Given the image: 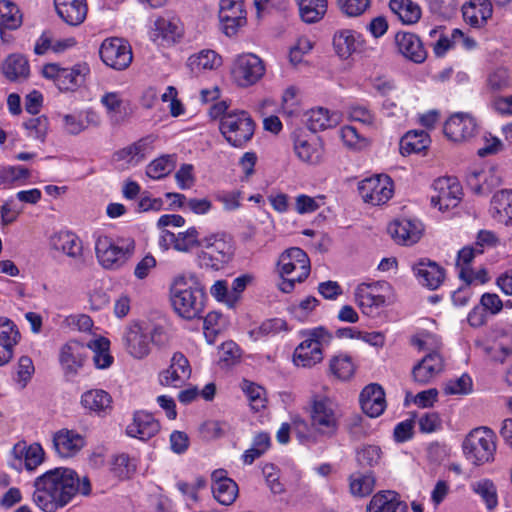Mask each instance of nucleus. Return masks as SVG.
I'll use <instances>...</instances> for the list:
<instances>
[{"instance_id":"1","label":"nucleus","mask_w":512,"mask_h":512,"mask_svg":"<svg viewBox=\"0 0 512 512\" xmlns=\"http://www.w3.org/2000/svg\"><path fill=\"white\" fill-rule=\"evenodd\" d=\"M33 502L44 512H56L68 505L77 495L88 496L91 483L87 476L67 467L46 471L34 481Z\"/></svg>"},{"instance_id":"2","label":"nucleus","mask_w":512,"mask_h":512,"mask_svg":"<svg viewBox=\"0 0 512 512\" xmlns=\"http://www.w3.org/2000/svg\"><path fill=\"white\" fill-rule=\"evenodd\" d=\"M205 292L193 274L177 276L171 287V302L175 311L185 319L200 316L204 308Z\"/></svg>"},{"instance_id":"3","label":"nucleus","mask_w":512,"mask_h":512,"mask_svg":"<svg viewBox=\"0 0 512 512\" xmlns=\"http://www.w3.org/2000/svg\"><path fill=\"white\" fill-rule=\"evenodd\" d=\"M302 342L293 352V364L301 368H311L323 360V348L332 340V334L324 327L300 331Z\"/></svg>"},{"instance_id":"4","label":"nucleus","mask_w":512,"mask_h":512,"mask_svg":"<svg viewBox=\"0 0 512 512\" xmlns=\"http://www.w3.org/2000/svg\"><path fill=\"white\" fill-rule=\"evenodd\" d=\"M135 241L131 237L99 236L95 242V252L99 264L108 270H118L133 256Z\"/></svg>"},{"instance_id":"5","label":"nucleus","mask_w":512,"mask_h":512,"mask_svg":"<svg viewBox=\"0 0 512 512\" xmlns=\"http://www.w3.org/2000/svg\"><path fill=\"white\" fill-rule=\"evenodd\" d=\"M340 414L336 402L321 394H315L310 401V422L314 432L324 437L334 436L339 428Z\"/></svg>"},{"instance_id":"6","label":"nucleus","mask_w":512,"mask_h":512,"mask_svg":"<svg viewBox=\"0 0 512 512\" xmlns=\"http://www.w3.org/2000/svg\"><path fill=\"white\" fill-rule=\"evenodd\" d=\"M497 436L488 427H478L465 437L462 448L467 460L474 465H483L494 460Z\"/></svg>"},{"instance_id":"7","label":"nucleus","mask_w":512,"mask_h":512,"mask_svg":"<svg viewBox=\"0 0 512 512\" xmlns=\"http://www.w3.org/2000/svg\"><path fill=\"white\" fill-rule=\"evenodd\" d=\"M256 124L245 110H232L221 118L219 130L225 140L233 147L245 146L255 133Z\"/></svg>"},{"instance_id":"8","label":"nucleus","mask_w":512,"mask_h":512,"mask_svg":"<svg viewBox=\"0 0 512 512\" xmlns=\"http://www.w3.org/2000/svg\"><path fill=\"white\" fill-rule=\"evenodd\" d=\"M163 333L161 327L143 326L138 322L129 324L122 336V342L126 352L134 359H144L151 352V345L157 337Z\"/></svg>"},{"instance_id":"9","label":"nucleus","mask_w":512,"mask_h":512,"mask_svg":"<svg viewBox=\"0 0 512 512\" xmlns=\"http://www.w3.org/2000/svg\"><path fill=\"white\" fill-rule=\"evenodd\" d=\"M89 74V65L84 62L77 63L72 67H61L56 63L43 67V76L53 80L60 91H75L84 84Z\"/></svg>"},{"instance_id":"10","label":"nucleus","mask_w":512,"mask_h":512,"mask_svg":"<svg viewBox=\"0 0 512 512\" xmlns=\"http://www.w3.org/2000/svg\"><path fill=\"white\" fill-rule=\"evenodd\" d=\"M391 292V286L385 281L360 283L354 291V299L365 315H373L386 305Z\"/></svg>"},{"instance_id":"11","label":"nucleus","mask_w":512,"mask_h":512,"mask_svg":"<svg viewBox=\"0 0 512 512\" xmlns=\"http://www.w3.org/2000/svg\"><path fill=\"white\" fill-rule=\"evenodd\" d=\"M263 60L253 53L238 55L231 68V76L235 84L247 88L259 82L265 74Z\"/></svg>"},{"instance_id":"12","label":"nucleus","mask_w":512,"mask_h":512,"mask_svg":"<svg viewBox=\"0 0 512 512\" xmlns=\"http://www.w3.org/2000/svg\"><path fill=\"white\" fill-rule=\"evenodd\" d=\"M205 250L200 254L203 266L214 270L221 269L233 255L232 245L224 234H212L202 239Z\"/></svg>"},{"instance_id":"13","label":"nucleus","mask_w":512,"mask_h":512,"mask_svg":"<svg viewBox=\"0 0 512 512\" xmlns=\"http://www.w3.org/2000/svg\"><path fill=\"white\" fill-rule=\"evenodd\" d=\"M155 142V136H145L117 150L112 156V161L122 170L134 168L143 163L154 152Z\"/></svg>"},{"instance_id":"14","label":"nucleus","mask_w":512,"mask_h":512,"mask_svg":"<svg viewBox=\"0 0 512 512\" xmlns=\"http://www.w3.org/2000/svg\"><path fill=\"white\" fill-rule=\"evenodd\" d=\"M358 191L365 203L381 205L392 197L394 185L388 175L380 174L360 181Z\"/></svg>"},{"instance_id":"15","label":"nucleus","mask_w":512,"mask_h":512,"mask_svg":"<svg viewBox=\"0 0 512 512\" xmlns=\"http://www.w3.org/2000/svg\"><path fill=\"white\" fill-rule=\"evenodd\" d=\"M281 277H292L298 282L304 281L310 274V260L307 254L298 247L285 250L277 262Z\"/></svg>"},{"instance_id":"16","label":"nucleus","mask_w":512,"mask_h":512,"mask_svg":"<svg viewBox=\"0 0 512 512\" xmlns=\"http://www.w3.org/2000/svg\"><path fill=\"white\" fill-rule=\"evenodd\" d=\"M103 63L118 71L125 70L133 60V54L128 42L121 38L105 39L99 49Z\"/></svg>"},{"instance_id":"17","label":"nucleus","mask_w":512,"mask_h":512,"mask_svg":"<svg viewBox=\"0 0 512 512\" xmlns=\"http://www.w3.org/2000/svg\"><path fill=\"white\" fill-rule=\"evenodd\" d=\"M431 204L440 211L456 207L462 197L459 181L453 177H441L433 182Z\"/></svg>"},{"instance_id":"18","label":"nucleus","mask_w":512,"mask_h":512,"mask_svg":"<svg viewBox=\"0 0 512 512\" xmlns=\"http://www.w3.org/2000/svg\"><path fill=\"white\" fill-rule=\"evenodd\" d=\"M244 0H220L219 21L222 31L229 37L236 35L247 23Z\"/></svg>"},{"instance_id":"19","label":"nucleus","mask_w":512,"mask_h":512,"mask_svg":"<svg viewBox=\"0 0 512 512\" xmlns=\"http://www.w3.org/2000/svg\"><path fill=\"white\" fill-rule=\"evenodd\" d=\"M191 372L188 359L176 352L171 357L170 365L158 374V382L163 387L180 388L190 378Z\"/></svg>"},{"instance_id":"20","label":"nucleus","mask_w":512,"mask_h":512,"mask_svg":"<svg viewBox=\"0 0 512 512\" xmlns=\"http://www.w3.org/2000/svg\"><path fill=\"white\" fill-rule=\"evenodd\" d=\"M478 131L476 119L469 113L458 112L450 116L444 125L445 135L454 142L471 139Z\"/></svg>"},{"instance_id":"21","label":"nucleus","mask_w":512,"mask_h":512,"mask_svg":"<svg viewBox=\"0 0 512 512\" xmlns=\"http://www.w3.org/2000/svg\"><path fill=\"white\" fill-rule=\"evenodd\" d=\"M183 25L179 18L162 16L155 20L151 30V39L161 46H171L182 38Z\"/></svg>"},{"instance_id":"22","label":"nucleus","mask_w":512,"mask_h":512,"mask_svg":"<svg viewBox=\"0 0 512 512\" xmlns=\"http://www.w3.org/2000/svg\"><path fill=\"white\" fill-rule=\"evenodd\" d=\"M85 445V437L72 429L62 428L53 435V447L60 458L76 456Z\"/></svg>"},{"instance_id":"23","label":"nucleus","mask_w":512,"mask_h":512,"mask_svg":"<svg viewBox=\"0 0 512 512\" xmlns=\"http://www.w3.org/2000/svg\"><path fill=\"white\" fill-rule=\"evenodd\" d=\"M387 231L397 244L410 246L420 240L423 225L418 220L402 218L392 221Z\"/></svg>"},{"instance_id":"24","label":"nucleus","mask_w":512,"mask_h":512,"mask_svg":"<svg viewBox=\"0 0 512 512\" xmlns=\"http://www.w3.org/2000/svg\"><path fill=\"white\" fill-rule=\"evenodd\" d=\"M87 356V346L70 340L60 348L59 362L67 376H75L82 368Z\"/></svg>"},{"instance_id":"25","label":"nucleus","mask_w":512,"mask_h":512,"mask_svg":"<svg viewBox=\"0 0 512 512\" xmlns=\"http://www.w3.org/2000/svg\"><path fill=\"white\" fill-rule=\"evenodd\" d=\"M444 367L443 356L436 351L429 352L413 367V380L419 384H428L444 371Z\"/></svg>"},{"instance_id":"26","label":"nucleus","mask_w":512,"mask_h":512,"mask_svg":"<svg viewBox=\"0 0 512 512\" xmlns=\"http://www.w3.org/2000/svg\"><path fill=\"white\" fill-rule=\"evenodd\" d=\"M20 337V332L15 323L7 317L0 316V366H4L11 361L14 348Z\"/></svg>"},{"instance_id":"27","label":"nucleus","mask_w":512,"mask_h":512,"mask_svg":"<svg viewBox=\"0 0 512 512\" xmlns=\"http://www.w3.org/2000/svg\"><path fill=\"white\" fill-rule=\"evenodd\" d=\"M362 411L371 418L379 417L386 409L385 392L375 383L364 387L359 396Z\"/></svg>"},{"instance_id":"28","label":"nucleus","mask_w":512,"mask_h":512,"mask_svg":"<svg viewBox=\"0 0 512 512\" xmlns=\"http://www.w3.org/2000/svg\"><path fill=\"white\" fill-rule=\"evenodd\" d=\"M294 151L297 157L307 164H319L324 157V147L317 136H298L294 141Z\"/></svg>"},{"instance_id":"29","label":"nucleus","mask_w":512,"mask_h":512,"mask_svg":"<svg viewBox=\"0 0 512 512\" xmlns=\"http://www.w3.org/2000/svg\"><path fill=\"white\" fill-rule=\"evenodd\" d=\"M418 282L431 290L439 288L444 281L445 273L442 267L429 259H421L412 266Z\"/></svg>"},{"instance_id":"30","label":"nucleus","mask_w":512,"mask_h":512,"mask_svg":"<svg viewBox=\"0 0 512 512\" xmlns=\"http://www.w3.org/2000/svg\"><path fill=\"white\" fill-rule=\"evenodd\" d=\"M160 430L159 422L150 413L138 411L134 414L132 422L127 425V435L142 441L154 437Z\"/></svg>"},{"instance_id":"31","label":"nucleus","mask_w":512,"mask_h":512,"mask_svg":"<svg viewBox=\"0 0 512 512\" xmlns=\"http://www.w3.org/2000/svg\"><path fill=\"white\" fill-rule=\"evenodd\" d=\"M470 188L480 195L488 194L502 183V174L496 167L471 172L467 177Z\"/></svg>"},{"instance_id":"32","label":"nucleus","mask_w":512,"mask_h":512,"mask_svg":"<svg viewBox=\"0 0 512 512\" xmlns=\"http://www.w3.org/2000/svg\"><path fill=\"white\" fill-rule=\"evenodd\" d=\"M395 42L399 53L414 63H422L427 57V52L421 39L411 32H398Z\"/></svg>"},{"instance_id":"33","label":"nucleus","mask_w":512,"mask_h":512,"mask_svg":"<svg viewBox=\"0 0 512 512\" xmlns=\"http://www.w3.org/2000/svg\"><path fill=\"white\" fill-rule=\"evenodd\" d=\"M54 4L57 15L70 26H78L86 19V0H54Z\"/></svg>"},{"instance_id":"34","label":"nucleus","mask_w":512,"mask_h":512,"mask_svg":"<svg viewBox=\"0 0 512 512\" xmlns=\"http://www.w3.org/2000/svg\"><path fill=\"white\" fill-rule=\"evenodd\" d=\"M489 213L497 223L512 226V189H502L494 193Z\"/></svg>"},{"instance_id":"35","label":"nucleus","mask_w":512,"mask_h":512,"mask_svg":"<svg viewBox=\"0 0 512 512\" xmlns=\"http://www.w3.org/2000/svg\"><path fill=\"white\" fill-rule=\"evenodd\" d=\"M361 35L351 29L337 30L332 39L333 49L336 55L343 59H349L362 45Z\"/></svg>"},{"instance_id":"36","label":"nucleus","mask_w":512,"mask_h":512,"mask_svg":"<svg viewBox=\"0 0 512 512\" xmlns=\"http://www.w3.org/2000/svg\"><path fill=\"white\" fill-rule=\"evenodd\" d=\"M367 512H407V505L391 490L376 493L366 507Z\"/></svg>"},{"instance_id":"37","label":"nucleus","mask_w":512,"mask_h":512,"mask_svg":"<svg viewBox=\"0 0 512 512\" xmlns=\"http://www.w3.org/2000/svg\"><path fill=\"white\" fill-rule=\"evenodd\" d=\"M464 20L472 27H482L491 18L493 6L490 0H471L462 8Z\"/></svg>"},{"instance_id":"38","label":"nucleus","mask_w":512,"mask_h":512,"mask_svg":"<svg viewBox=\"0 0 512 512\" xmlns=\"http://www.w3.org/2000/svg\"><path fill=\"white\" fill-rule=\"evenodd\" d=\"M50 243L53 249L62 252L73 259H80L83 254L82 241L77 235L69 231L55 233Z\"/></svg>"},{"instance_id":"39","label":"nucleus","mask_w":512,"mask_h":512,"mask_svg":"<svg viewBox=\"0 0 512 512\" xmlns=\"http://www.w3.org/2000/svg\"><path fill=\"white\" fill-rule=\"evenodd\" d=\"M12 454L19 460V465L23 462L29 471L37 468L44 460V450L37 443L27 445L26 442H18L14 445Z\"/></svg>"},{"instance_id":"40","label":"nucleus","mask_w":512,"mask_h":512,"mask_svg":"<svg viewBox=\"0 0 512 512\" xmlns=\"http://www.w3.org/2000/svg\"><path fill=\"white\" fill-rule=\"evenodd\" d=\"M81 404L85 409L98 415H106L112 410V398L102 389H92L83 393Z\"/></svg>"},{"instance_id":"41","label":"nucleus","mask_w":512,"mask_h":512,"mask_svg":"<svg viewBox=\"0 0 512 512\" xmlns=\"http://www.w3.org/2000/svg\"><path fill=\"white\" fill-rule=\"evenodd\" d=\"M222 64V58L214 50L204 49L188 58L187 66L193 74L215 70Z\"/></svg>"},{"instance_id":"42","label":"nucleus","mask_w":512,"mask_h":512,"mask_svg":"<svg viewBox=\"0 0 512 512\" xmlns=\"http://www.w3.org/2000/svg\"><path fill=\"white\" fill-rule=\"evenodd\" d=\"M306 116L307 127L313 132L335 127L340 121V116L336 112H330L323 107L312 108Z\"/></svg>"},{"instance_id":"43","label":"nucleus","mask_w":512,"mask_h":512,"mask_svg":"<svg viewBox=\"0 0 512 512\" xmlns=\"http://www.w3.org/2000/svg\"><path fill=\"white\" fill-rule=\"evenodd\" d=\"M295 2L301 20L308 24L322 20L328 8V0H295Z\"/></svg>"},{"instance_id":"44","label":"nucleus","mask_w":512,"mask_h":512,"mask_svg":"<svg viewBox=\"0 0 512 512\" xmlns=\"http://www.w3.org/2000/svg\"><path fill=\"white\" fill-rule=\"evenodd\" d=\"M389 7L406 25L417 23L422 15L420 6L412 0H390Z\"/></svg>"},{"instance_id":"45","label":"nucleus","mask_w":512,"mask_h":512,"mask_svg":"<svg viewBox=\"0 0 512 512\" xmlns=\"http://www.w3.org/2000/svg\"><path fill=\"white\" fill-rule=\"evenodd\" d=\"M87 348L93 352V362L98 369L109 368L114 361L110 354V341L105 337H98L88 342Z\"/></svg>"},{"instance_id":"46","label":"nucleus","mask_w":512,"mask_h":512,"mask_svg":"<svg viewBox=\"0 0 512 512\" xmlns=\"http://www.w3.org/2000/svg\"><path fill=\"white\" fill-rule=\"evenodd\" d=\"M329 370L337 379L347 381L355 374L356 364L349 354L339 353L329 360Z\"/></svg>"},{"instance_id":"47","label":"nucleus","mask_w":512,"mask_h":512,"mask_svg":"<svg viewBox=\"0 0 512 512\" xmlns=\"http://www.w3.org/2000/svg\"><path fill=\"white\" fill-rule=\"evenodd\" d=\"M22 24V13L11 1H0V30H15Z\"/></svg>"},{"instance_id":"48","label":"nucleus","mask_w":512,"mask_h":512,"mask_svg":"<svg viewBox=\"0 0 512 512\" xmlns=\"http://www.w3.org/2000/svg\"><path fill=\"white\" fill-rule=\"evenodd\" d=\"M2 70L4 75L10 80L25 78L29 74L28 61L22 55H10L3 63Z\"/></svg>"},{"instance_id":"49","label":"nucleus","mask_w":512,"mask_h":512,"mask_svg":"<svg viewBox=\"0 0 512 512\" xmlns=\"http://www.w3.org/2000/svg\"><path fill=\"white\" fill-rule=\"evenodd\" d=\"M176 166L174 155H163L154 159L146 167V175L153 179L158 180L170 174Z\"/></svg>"},{"instance_id":"50","label":"nucleus","mask_w":512,"mask_h":512,"mask_svg":"<svg viewBox=\"0 0 512 512\" xmlns=\"http://www.w3.org/2000/svg\"><path fill=\"white\" fill-rule=\"evenodd\" d=\"M349 487L353 496H368L374 490L375 477L372 473H354L349 478Z\"/></svg>"},{"instance_id":"51","label":"nucleus","mask_w":512,"mask_h":512,"mask_svg":"<svg viewBox=\"0 0 512 512\" xmlns=\"http://www.w3.org/2000/svg\"><path fill=\"white\" fill-rule=\"evenodd\" d=\"M430 143L429 135L425 131H409L401 141L403 153H420Z\"/></svg>"},{"instance_id":"52","label":"nucleus","mask_w":512,"mask_h":512,"mask_svg":"<svg viewBox=\"0 0 512 512\" xmlns=\"http://www.w3.org/2000/svg\"><path fill=\"white\" fill-rule=\"evenodd\" d=\"M29 177V169L20 165L4 166L0 168V184L3 186L25 184Z\"/></svg>"},{"instance_id":"53","label":"nucleus","mask_w":512,"mask_h":512,"mask_svg":"<svg viewBox=\"0 0 512 512\" xmlns=\"http://www.w3.org/2000/svg\"><path fill=\"white\" fill-rule=\"evenodd\" d=\"M202 239L196 227H189L187 230L176 234V251L189 253L201 247Z\"/></svg>"},{"instance_id":"54","label":"nucleus","mask_w":512,"mask_h":512,"mask_svg":"<svg viewBox=\"0 0 512 512\" xmlns=\"http://www.w3.org/2000/svg\"><path fill=\"white\" fill-rule=\"evenodd\" d=\"M242 390L246 394L250 406L253 410L261 411L266 407V391L263 387L253 382L244 380L242 382Z\"/></svg>"},{"instance_id":"55","label":"nucleus","mask_w":512,"mask_h":512,"mask_svg":"<svg viewBox=\"0 0 512 512\" xmlns=\"http://www.w3.org/2000/svg\"><path fill=\"white\" fill-rule=\"evenodd\" d=\"M287 324L283 319L273 318L262 322L258 327L249 331V336L254 341L260 340L263 337L274 335L280 331L286 330Z\"/></svg>"},{"instance_id":"56","label":"nucleus","mask_w":512,"mask_h":512,"mask_svg":"<svg viewBox=\"0 0 512 512\" xmlns=\"http://www.w3.org/2000/svg\"><path fill=\"white\" fill-rule=\"evenodd\" d=\"M473 491L485 502L489 510H493L498 504L496 487L492 481L482 479L472 484Z\"/></svg>"},{"instance_id":"57","label":"nucleus","mask_w":512,"mask_h":512,"mask_svg":"<svg viewBox=\"0 0 512 512\" xmlns=\"http://www.w3.org/2000/svg\"><path fill=\"white\" fill-rule=\"evenodd\" d=\"M214 498L222 505H231L238 496V485L232 481H224L222 484L212 485Z\"/></svg>"},{"instance_id":"58","label":"nucleus","mask_w":512,"mask_h":512,"mask_svg":"<svg viewBox=\"0 0 512 512\" xmlns=\"http://www.w3.org/2000/svg\"><path fill=\"white\" fill-rule=\"evenodd\" d=\"M28 136L43 142L49 129V121L45 116L33 117L25 122Z\"/></svg>"},{"instance_id":"59","label":"nucleus","mask_w":512,"mask_h":512,"mask_svg":"<svg viewBox=\"0 0 512 512\" xmlns=\"http://www.w3.org/2000/svg\"><path fill=\"white\" fill-rule=\"evenodd\" d=\"M412 344L416 346L420 351L439 352L442 346L441 339L434 334L429 332H421L417 336L412 338Z\"/></svg>"},{"instance_id":"60","label":"nucleus","mask_w":512,"mask_h":512,"mask_svg":"<svg viewBox=\"0 0 512 512\" xmlns=\"http://www.w3.org/2000/svg\"><path fill=\"white\" fill-rule=\"evenodd\" d=\"M101 105L108 116H114L121 111L124 104L123 93L119 91H105L100 98Z\"/></svg>"},{"instance_id":"61","label":"nucleus","mask_w":512,"mask_h":512,"mask_svg":"<svg viewBox=\"0 0 512 512\" xmlns=\"http://www.w3.org/2000/svg\"><path fill=\"white\" fill-rule=\"evenodd\" d=\"M337 6L347 17H358L370 6V0H337Z\"/></svg>"},{"instance_id":"62","label":"nucleus","mask_w":512,"mask_h":512,"mask_svg":"<svg viewBox=\"0 0 512 512\" xmlns=\"http://www.w3.org/2000/svg\"><path fill=\"white\" fill-rule=\"evenodd\" d=\"M348 117L351 121L359 122L368 127H373L376 121L375 114L368 107L360 104L349 107Z\"/></svg>"},{"instance_id":"63","label":"nucleus","mask_w":512,"mask_h":512,"mask_svg":"<svg viewBox=\"0 0 512 512\" xmlns=\"http://www.w3.org/2000/svg\"><path fill=\"white\" fill-rule=\"evenodd\" d=\"M472 391V379L463 374L458 378L451 379L446 382L444 392L447 395H462L468 394Z\"/></svg>"},{"instance_id":"64","label":"nucleus","mask_w":512,"mask_h":512,"mask_svg":"<svg viewBox=\"0 0 512 512\" xmlns=\"http://www.w3.org/2000/svg\"><path fill=\"white\" fill-rule=\"evenodd\" d=\"M314 46V43L307 37L298 38L296 44L290 48L289 61L292 65L296 66L303 60V56L309 53Z\"/></svg>"}]
</instances>
